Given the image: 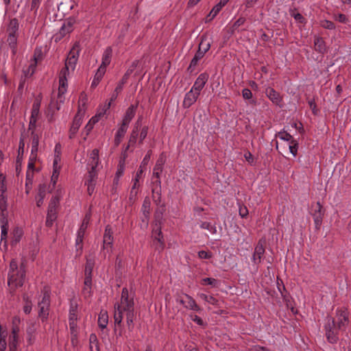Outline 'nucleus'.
<instances>
[{
    "mask_svg": "<svg viewBox=\"0 0 351 351\" xmlns=\"http://www.w3.org/2000/svg\"><path fill=\"white\" fill-rule=\"evenodd\" d=\"M69 74V68L64 65V66L60 70L59 73V88H58V101H55L53 99H51L49 104V108L51 110L54 108L53 112L55 110H60V106L58 102L64 103V97H63L64 94L66 91L67 88V76Z\"/></svg>",
    "mask_w": 351,
    "mask_h": 351,
    "instance_id": "1",
    "label": "nucleus"
},
{
    "mask_svg": "<svg viewBox=\"0 0 351 351\" xmlns=\"http://www.w3.org/2000/svg\"><path fill=\"white\" fill-rule=\"evenodd\" d=\"M114 325L121 326L123 323L124 311L134 309V302L133 297L121 298L120 303L114 304Z\"/></svg>",
    "mask_w": 351,
    "mask_h": 351,
    "instance_id": "2",
    "label": "nucleus"
},
{
    "mask_svg": "<svg viewBox=\"0 0 351 351\" xmlns=\"http://www.w3.org/2000/svg\"><path fill=\"white\" fill-rule=\"evenodd\" d=\"M325 337L327 341L330 344H336L339 340L340 332L342 329H339L335 324V318L328 316L326 319V323L324 326Z\"/></svg>",
    "mask_w": 351,
    "mask_h": 351,
    "instance_id": "3",
    "label": "nucleus"
},
{
    "mask_svg": "<svg viewBox=\"0 0 351 351\" xmlns=\"http://www.w3.org/2000/svg\"><path fill=\"white\" fill-rule=\"evenodd\" d=\"M43 296L40 301L38 302V317L42 323L47 322L49 319L51 306V292L46 288L42 291Z\"/></svg>",
    "mask_w": 351,
    "mask_h": 351,
    "instance_id": "4",
    "label": "nucleus"
},
{
    "mask_svg": "<svg viewBox=\"0 0 351 351\" xmlns=\"http://www.w3.org/2000/svg\"><path fill=\"white\" fill-rule=\"evenodd\" d=\"M162 219V212L158 214V211L156 210L154 214V221L152 224V236L153 239L159 243V245L161 250H163L165 246V239L163 234L161 230V224Z\"/></svg>",
    "mask_w": 351,
    "mask_h": 351,
    "instance_id": "5",
    "label": "nucleus"
},
{
    "mask_svg": "<svg viewBox=\"0 0 351 351\" xmlns=\"http://www.w3.org/2000/svg\"><path fill=\"white\" fill-rule=\"evenodd\" d=\"M25 275L26 264L23 261L20 265L19 270L12 274L8 273V285L12 286L14 289L22 287L25 282Z\"/></svg>",
    "mask_w": 351,
    "mask_h": 351,
    "instance_id": "6",
    "label": "nucleus"
},
{
    "mask_svg": "<svg viewBox=\"0 0 351 351\" xmlns=\"http://www.w3.org/2000/svg\"><path fill=\"white\" fill-rule=\"evenodd\" d=\"M325 213L326 209L319 201L317 202L315 204H311L310 214L313 217L315 228L317 230H319L321 228Z\"/></svg>",
    "mask_w": 351,
    "mask_h": 351,
    "instance_id": "7",
    "label": "nucleus"
},
{
    "mask_svg": "<svg viewBox=\"0 0 351 351\" xmlns=\"http://www.w3.org/2000/svg\"><path fill=\"white\" fill-rule=\"evenodd\" d=\"M335 324L339 329H342V332L346 331L350 324V313L347 308H337L335 312Z\"/></svg>",
    "mask_w": 351,
    "mask_h": 351,
    "instance_id": "8",
    "label": "nucleus"
},
{
    "mask_svg": "<svg viewBox=\"0 0 351 351\" xmlns=\"http://www.w3.org/2000/svg\"><path fill=\"white\" fill-rule=\"evenodd\" d=\"M265 240L263 239H260L254 247V251L252 254V261L254 265H258L261 263L262 258L265 252Z\"/></svg>",
    "mask_w": 351,
    "mask_h": 351,
    "instance_id": "9",
    "label": "nucleus"
},
{
    "mask_svg": "<svg viewBox=\"0 0 351 351\" xmlns=\"http://www.w3.org/2000/svg\"><path fill=\"white\" fill-rule=\"evenodd\" d=\"M114 242L113 230L110 225L108 224L105 227L103 237V250L112 249Z\"/></svg>",
    "mask_w": 351,
    "mask_h": 351,
    "instance_id": "10",
    "label": "nucleus"
},
{
    "mask_svg": "<svg viewBox=\"0 0 351 351\" xmlns=\"http://www.w3.org/2000/svg\"><path fill=\"white\" fill-rule=\"evenodd\" d=\"M265 94L274 104L280 108L282 107L283 99L280 93L271 87H268L265 90Z\"/></svg>",
    "mask_w": 351,
    "mask_h": 351,
    "instance_id": "11",
    "label": "nucleus"
},
{
    "mask_svg": "<svg viewBox=\"0 0 351 351\" xmlns=\"http://www.w3.org/2000/svg\"><path fill=\"white\" fill-rule=\"evenodd\" d=\"M82 123V116L80 115V110H78L77 113L75 115V117L73 118L71 126L69 129V138L70 139H73L75 138Z\"/></svg>",
    "mask_w": 351,
    "mask_h": 351,
    "instance_id": "12",
    "label": "nucleus"
},
{
    "mask_svg": "<svg viewBox=\"0 0 351 351\" xmlns=\"http://www.w3.org/2000/svg\"><path fill=\"white\" fill-rule=\"evenodd\" d=\"M208 77L209 75L206 72H204L199 74L197 78L195 80L191 89L200 94L201 90L204 88L205 84L208 82Z\"/></svg>",
    "mask_w": 351,
    "mask_h": 351,
    "instance_id": "13",
    "label": "nucleus"
},
{
    "mask_svg": "<svg viewBox=\"0 0 351 351\" xmlns=\"http://www.w3.org/2000/svg\"><path fill=\"white\" fill-rule=\"evenodd\" d=\"M199 95L200 94L199 93L193 90V89H191L188 93L185 94L184 101L182 103L183 108H190L193 104H194L196 102Z\"/></svg>",
    "mask_w": 351,
    "mask_h": 351,
    "instance_id": "14",
    "label": "nucleus"
},
{
    "mask_svg": "<svg viewBox=\"0 0 351 351\" xmlns=\"http://www.w3.org/2000/svg\"><path fill=\"white\" fill-rule=\"evenodd\" d=\"M138 62L137 60L134 61L131 66L128 69L123 76L122 77L121 80L118 83L116 88H117L118 90H121L123 88L124 84H125L128 82V80L130 78V76L134 71L135 68L137 66Z\"/></svg>",
    "mask_w": 351,
    "mask_h": 351,
    "instance_id": "15",
    "label": "nucleus"
},
{
    "mask_svg": "<svg viewBox=\"0 0 351 351\" xmlns=\"http://www.w3.org/2000/svg\"><path fill=\"white\" fill-rule=\"evenodd\" d=\"M138 107V104L134 105L132 104L128 107L125 112V114L123 116L122 123L124 125H126L128 127L130 121L132 120V119L134 117L136 114V111Z\"/></svg>",
    "mask_w": 351,
    "mask_h": 351,
    "instance_id": "16",
    "label": "nucleus"
},
{
    "mask_svg": "<svg viewBox=\"0 0 351 351\" xmlns=\"http://www.w3.org/2000/svg\"><path fill=\"white\" fill-rule=\"evenodd\" d=\"M25 142L23 137L20 138L18 149V155L16 159V171L19 172L21 169V164L24 154Z\"/></svg>",
    "mask_w": 351,
    "mask_h": 351,
    "instance_id": "17",
    "label": "nucleus"
},
{
    "mask_svg": "<svg viewBox=\"0 0 351 351\" xmlns=\"http://www.w3.org/2000/svg\"><path fill=\"white\" fill-rule=\"evenodd\" d=\"M314 49L315 50L322 54L327 52L326 42L322 37L315 36H314Z\"/></svg>",
    "mask_w": 351,
    "mask_h": 351,
    "instance_id": "18",
    "label": "nucleus"
},
{
    "mask_svg": "<svg viewBox=\"0 0 351 351\" xmlns=\"http://www.w3.org/2000/svg\"><path fill=\"white\" fill-rule=\"evenodd\" d=\"M152 199L154 204L160 206V213L162 212V213L165 211V204H160L162 201V193L161 190H158L156 188H153L152 190Z\"/></svg>",
    "mask_w": 351,
    "mask_h": 351,
    "instance_id": "19",
    "label": "nucleus"
},
{
    "mask_svg": "<svg viewBox=\"0 0 351 351\" xmlns=\"http://www.w3.org/2000/svg\"><path fill=\"white\" fill-rule=\"evenodd\" d=\"M151 201L149 197H145L141 207V212L145 217V225L147 226L150 217Z\"/></svg>",
    "mask_w": 351,
    "mask_h": 351,
    "instance_id": "20",
    "label": "nucleus"
},
{
    "mask_svg": "<svg viewBox=\"0 0 351 351\" xmlns=\"http://www.w3.org/2000/svg\"><path fill=\"white\" fill-rule=\"evenodd\" d=\"M182 295H184L187 300L186 305H184V308L197 312H200L202 311V308H201L200 306L197 305L192 296L184 293H182Z\"/></svg>",
    "mask_w": 351,
    "mask_h": 351,
    "instance_id": "21",
    "label": "nucleus"
},
{
    "mask_svg": "<svg viewBox=\"0 0 351 351\" xmlns=\"http://www.w3.org/2000/svg\"><path fill=\"white\" fill-rule=\"evenodd\" d=\"M112 56V49L111 47H108L105 49L103 56H102V62L100 68H103L106 70L107 66H108L111 62V58Z\"/></svg>",
    "mask_w": 351,
    "mask_h": 351,
    "instance_id": "22",
    "label": "nucleus"
},
{
    "mask_svg": "<svg viewBox=\"0 0 351 351\" xmlns=\"http://www.w3.org/2000/svg\"><path fill=\"white\" fill-rule=\"evenodd\" d=\"M40 99L38 98H36L32 105L29 120L37 122L40 114Z\"/></svg>",
    "mask_w": 351,
    "mask_h": 351,
    "instance_id": "23",
    "label": "nucleus"
},
{
    "mask_svg": "<svg viewBox=\"0 0 351 351\" xmlns=\"http://www.w3.org/2000/svg\"><path fill=\"white\" fill-rule=\"evenodd\" d=\"M126 316V324L128 326V329L129 331H133L134 328V321L136 318V315L134 313V309H130L128 311H124Z\"/></svg>",
    "mask_w": 351,
    "mask_h": 351,
    "instance_id": "24",
    "label": "nucleus"
},
{
    "mask_svg": "<svg viewBox=\"0 0 351 351\" xmlns=\"http://www.w3.org/2000/svg\"><path fill=\"white\" fill-rule=\"evenodd\" d=\"M23 230L21 228L16 227L12 231V237L11 240V245L15 246L21 240L23 236Z\"/></svg>",
    "mask_w": 351,
    "mask_h": 351,
    "instance_id": "25",
    "label": "nucleus"
},
{
    "mask_svg": "<svg viewBox=\"0 0 351 351\" xmlns=\"http://www.w3.org/2000/svg\"><path fill=\"white\" fill-rule=\"evenodd\" d=\"M99 162V149H94L92 150L89 156V160L88 162V167L97 168Z\"/></svg>",
    "mask_w": 351,
    "mask_h": 351,
    "instance_id": "26",
    "label": "nucleus"
},
{
    "mask_svg": "<svg viewBox=\"0 0 351 351\" xmlns=\"http://www.w3.org/2000/svg\"><path fill=\"white\" fill-rule=\"evenodd\" d=\"M277 287L283 300L287 303L289 302V298H291L290 294L287 291L282 280L278 278H277Z\"/></svg>",
    "mask_w": 351,
    "mask_h": 351,
    "instance_id": "27",
    "label": "nucleus"
},
{
    "mask_svg": "<svg viewBox=\"0 0 351 351\" xmlns=\"http://www.w3.org/2000/svg\"><path fill=\"white\" fill-rule=\"evenodd\" d=\"M128 126L121 124L117 130L114 136V145L119 146L121 142L122 138L124 137L127 130Z\"/></svg>",
    "mask_w": 351,
    "mask_h": 351,
    "instance_id": "28",
    "label": "nucleus"
},
{
    "mask_svg": "<svg viewBox=\"0 0 351 351\" xmlns=\"http://www.w3.org/2000/svg\"><path fill=\"white\" fill-rule=\"evenodd\" d=\"M108 323V315L106 311L101 310L98 317V326L101 329H106Z\"/></svg>",
    "mask_w": 351,
    "mask_h": 351,
    "instance_id": "29",
    "label": "nucleus"
},
{
    "mask_svg": "<svg viewBox=\"0 0 351 351\" xmlns=\"http://www.w3.org/2000/svg\"><path fill=\"white\" fill-rule=\"evenodd\" d=\"M61 197V191H59V190H58L56 194L52 196L51 199H50L47 209L57 210V208L60 204Z\"/></svg>",
    "mask_w": 351,
    "mask_h": 351,
    "instance_id": "30",
    "label": "nucleus"
},
{
    "mask_svg": "<svg viewBox=\"0 0 351 351\" xmlns=\"http://www.w3.org/2000/svg\"><path fill=\"white\" fill-rule=\"evenodd\" d=\"M43 58V47L41 46L36 47L34 51L33 62H32L31 67L37 66L38 62L42 61Z\"/></svg>",
    "mask_w": 351,
    "mask_h": 351,
    "instance_id": "31",
    "label": "nucleus"
},
{
    "mask_svg": "<svg viewBox=\"0 0 351 351\" xmlns=\"http://www.w3.org/2000/svg\"><path fill=\"white\" fill-rule=\"evenodd\" d=\"M7 42L12 50V53L14 56L17 51V36L16 34H8Z\"/></svg>",
    "mask_w": 351,
    "mask_h": 351,
    "instance_id": "32",
    "label": "nucleus"
},
{
    "mask_svg": "<svg viewBox=\"0 0 351 351\" xmlns=\"http://www.w3.org/2000/svg\"><path fill=\"white\" fill-rule=\"evenodd\" d=\"M22 298L24 303L23 307V312L26 315H29L32 311L33 306L32 299L27 293H23Z\"/></svg>",
    "mask_w": 351,
    "mask_h": 351,
    "instance_id": "33",
    "label": "nucleus"
},
{
    "mask_svg": "<svg viewBox=\"0 0 351 351\" xmlns=\"http://www.w3.org/2000/svg\"><path fill=\"white\" fill-rule=\"evenodd\" d=\"M58 213L57 210H49L47 209V217L45 225L48 228H51L53 222L57 219Z\"/></svg>",
    "mask_w": 351,
    "mask_h": 351,
    "instance_id": "34",
    "label": "nucleus"
},
{
    "mask_svg": "<svg viewBox=\"0 0 351 351\" xmlns=\"http://www.w3.org/2000/svg\"><path fill=\"white\" fill-rule=\"evenodd\" d=\"M8 210V195L6 193H0V210L1 215L5 218V212Z\"/></svg>",
    "mask_w": 351,
    "mask_h": 351,
    "instance_id": "35",
    "label": "nucleus"
},
{
    "mask_svg": "<svg viewBox=\"0 0 351 351\" xmlns=\"http://www.w3.org/2000/svg\"><path fill=\"white\" fill-rule=\"evenodd\" d=\"M19 332H14L10 334L9 337V350L10 351H16L17 350L18 343H19Z\"/></svg>",
    "mask_w": 351,
    "mask_h": 351,
    "instance_id": "36",
    "label": "nucleus"
},
{
    "mask_svg": "<svg viewBox=\"0 0 351 351\" xmlns=\"http://www.w3.org/2000/svg\"><path fill=\"white\" fill-rule=\"evenodd\" d=\"M81 51V45L80 41H75L72 48L69 51L67 57L76 58L78 60Z\"/></svg>",
    "mask_w": 351,
    "mask_h": 351,
    "instance_id": "37",
    "label": "nucleus"
},
{
    "mask_svg": "<svg viewBox=\"0 0 351 351\" xmlns=\"http://www.w3.org/2000/svg\"><path fill=\"white\" fill-rule=\"evenodd\" d=\"M106 71V70L104 69L103 68H98L94 76V79L91 83V88H95L99 84Z\"/></svg>",
    "mask_w": 351,
    "mask_h": 351,
    "instance_id": "38",
    "label": "nucleus"
},
{
    "mask_svg": "<svg viewBox=\"0 0 351 351\" xmlns=\"http://www.w3.org/2000/svg\"><path fill=\"white\" fill-rule=\"evenodd\" d=\"M77 308H78L77 303L75 300H71L70 301V304H69V319H77Z\"/></svg>",
    "mask_w": 351,
    "mask_h": 351,
    "instance_id": "39",
    "label": "nucleus"
},
{
    "mask_svg": "<svg viewBox=\"0 0 351 351\" xmlns=\"http://www.w3.org/2000/svg\"><path fill=\"white\" fill-rule=\"evenodd\" d=\"M210 48V42L208 40V37L206 34H203L200 38V43L198 49H202V51L206 53Z\"/></svg>",
    "mask_w": 351,
    "mask_h": 351,
    "instance_id": "40",
    "label": "nucleus"
},
{
    "mask_svg": "<svg viewBox=\"0 0 351 351\" xmlns=\"http://www.w3.org/2000/svg\"><path fill=\"white\" fill-rule=\"evenodd\" d=\"M97 168L88 167V176L85 180V183H95L97 179Z\"/></svg>",
    "mask_w": 351,
    "mask_h": 351,
    "instance_id": "41",
    "label": "nucleus"
},
{
    "mask_svg": "<svg viewBox=\"0 0 351 351\" xmlns=\"http://www.w3.org/2000/svg\"><path fill=\"white\" fill-rule=\"evenodd\" d=\"M53 173H52V176L51 178V183L52 184V188L49 189V191H48L49 193H51L52 191L54 189L56 184L57 183L58 179L59 174H60V167H58V165H55L53 164Z\"/></svg>",
    "mask_w": 351,
    "mask_h": 351,
    "instance_id": "42",
    "label": "nucleus"
},
{
    "mask_svg": "<svg viewBox=\"0 0 351 351\" xmlns=\"http://www.w3.org/2000/svg\"><path fill=\"white\" fill-rule=\"evenodd\" d=\"M96 351H100L99 343L97 335L95 333H91L89 336V349L90 351H93V348Z\"/></svg>",
    "mask_w": 351,
    "mask_h": 351,
    "instance_id": "43",
    "label": "nucleus"
},
{
    "mask_svg": "<svg viewBox=\"0 0 351 351\" xmlns=\"http://www.w3.org/2000/svg\"><path fill=\"white\" fill-rule=\"evenodd\" d=\"M126 154L124 153L122 154V156L121 157L118 166L117 172L114 177L121 178L124 173L125 170V161Z\"/></svg>",
    "mask_w": 351,
    "mask_h": 351,
    "instance_id": "44",
    "label": "nucleus"
},
{
    "mask_svg": "<svg viewBox=\"0 0 351 351\" xmlns=\"http://www.w3.org/2000/svg\"><path fill=\"white\" fill-rule=\"evenodd\" d=\"M95 265V259L94 256L89 254L86 256V263L84 271L93 272Z\"/></svg>",
    "mask_w": 351,
    "mask_h": 351,
    "instance_id": "45",
    "label": "nucleus"
},
{
    "mask_svg": "<svg viewBox=\"0 0 351 351\" xmlns=\"http://www.w3.org/2000/svg\"><path fill=\"white\" fill-rule=\"evenodd\" d=\"M199 298L208 303L213 304L215 306L219 307L220 303L219 300L213 297V295H208L205 293H200Z\"/></svg>",
    "mask_w": 351,
    "mask_h": 351,
    "instance_id": "46",
    "label": "nucleus"
},
{
    "mask_svg": "<svg viewBox=\"0 0 351 351\" xmlns=\"http://www.w3.org/2000/svg\"><path fill=\"white\" fill-rule=\"evenodd\" d=\"M199 60H197L196 58L193 57L189 65V66L186 69V71L192 75V74H196L199 69H197V66L199 64Z\"/></svg>",
    "mask_w": 351,
    "mask_h": 351,
    "instance_id": "47",
    "label": "nucleus"
},
{
    "mask_svg": "<svg viewBox=\"0 0 351 351\" xmlns=\"http://www.w3.org/2000/svg\"><path fill=\"white\" fill-rule=\"evenodd\" d=\"M71 32L67 29L62 25L59 32L53 36L54 41L58 43L66 35L69 34Z\"/></svg>",
    "mask_w": 351,
    "mask_h": 351,
    "instance_id": "48",
    "label": "nucleus"
},
{
    "mask_svg": "<svg viewBox=\"0 0 351 351\" xmlns=\"http://www.w3.org/2000/svg\"><path fill=\"white\" fill-rule=\"evenodd\" d=\"M202 285H210L213 287H218L220 285L219 280L213 278H204L201 280Z\"/></svg>",
    "mask_w": 351,
    "mask_h": 351,
    "instance_id": "49",
    "label": "nucleus"
},
{
    "mask_svg": "<svg viewBox=\"0 0 351 351\" xmlns=\"http://www.w3.org/2000/svg\"><path fill=\"white\" fill-rule=\"evenodd\" d=\"M62 153V147L60 143H58L55 145L54 148V160L53 165H58V163L60 161V156Z\"/></svg>",
    "mask_w": 351,
    "mask_h": 351,
    "instance_id": "50",
    "label": "nucleus"
},
{
    "mask_svg": "<svg viewBox=\"0 0 351 351\" xmlns=\"http://www.w3.org/2000/svg\"><path fill=\"white\" fill-rule=\"evenodd\" d=\"M82 293L84 298H90L93 295V283L88 282L87 283V285L84 284Z\"/></svg>",
    "mask_w": 351,
    "mask_h": 351,
    "instance_id": "51",
    "label": "nucleus"
},
{
    "mask_svg": "<svg viewBox=\"0 0 351 351\" xmlns=\"http://www.w3.org/2000/svg\"><path fill=\"white\" fill-rule=\"evenodd\" d=\"M242 96L244 99H250V104L256 105V99H252L253 95L252 91L249 88H243L242 90Z\"/></svg>",
    "mask_w": 351,
    "mask_h": 351,
    "instance_id": "52",
    "label": "nucleus"
},
{
    "mask_svg": "<svg viewBox=\"0 0 351 351\" xmlns=\"http://www.w3.org/2000/svg\"><path fill=\"white\" fill-rule=\"evenodd\" d=\"M19 29V21L18 19L14 18L10 20L9 27H8V34H16V32Z\"/></svg>",
    "mask_w": 351,
    "mask_h": 351,
    "instance_id": "53",
    "label": "nucleus"
},
{
    "mask_svg": "<svg viewBox=\"0 0 351 351\" xmlns=\"http://www.w3.org/2000/svg\"><path fill=\"white\" fill-rule=\"evenodd\" d=\"M21 318L19 316H14L12 321V333L19 332Z\"/></svg>",
    "mask_w": 351,
    "mask_h": 351,
    "instance_id": "54",
    "label": "nucleus"
},
{
    "mask_svg": "<svg viewBox=\"0 0 351 351\" xmlns=\"http://www.w3.org/2000/svg\"><path fill=\"white\" fill-rule=\"evenodd\" d=\"M138 131L139 130H135V129L132 130V131L130 134V139H129V142H128L129 145L125 148V150H127L130 145L133 146L136 144V140H137V138L138 136ZM125 152L126 151H125Z\"/></svg>",
    "mask_w": 351,
    "mask_h": 351,
    "instance_id": "55",
    "label": "nucleus"
},
{
    "mask_svg": "<svg viewBox=\"0 0 351 351\" xmlns=\"http://www.w3.org/2000/svg\"><path fill=\"white\" fill-rule=\"evenodd\" d=\"M278 136L281 140L289 141V143L291 142H295L294 138L288 132L286 131H281L278 133L276 135Z\"/></svg>",
    "mask_w": 351,
    "mask_h": 351,
    "instance_id": "56",
    "label": "nucleus"
},
{
    "mask_svg": "<svg viewBox=\"0 0 351 351\" xmlns=\"http://www.w3.org/2000/svg\"><path fill=\"white\" fill-rule=\"evenodd\" d=\"M221 10V9L218 7L217 5H215L213 9L210 10L209 14L206 16V22H209L212 21L217 14Z\"/></svg>",
    "mask_w": 351,
    "mask_h": 351,
    "instance_id": "57",
    "label": "nucleus"
},
{
    "mask_svg": "<svg viewBox=\"0 0 351 351\" xmlns=\"http://www.w3.org/2000/svg\"><path fill=\"white\" fill-rule=\"evenodd\" d=\"M200 228L202 229H206L209 230L212 234L217 233V228L215 225H212L210 222L203 221L200 224Z\"/></svg>",
    "mask_w": 351,
    "mask_h": 351,
    "instance_id": "58",
    "label": "nucleus"
},
{
    "mask_svg": "<svg viewBox=\"0 0 351 351\" xmlns=\"http://www.w3.org/2000/svg\"><path fill=\"white\" fill-rule=\"evenodd\" d=\"M239 206V215L241 218H247L249 214L248 209L245 205L241 202L238 203Z\"/></svg>",
    "mask_w": 351,
    "mask_h": 351,
    "instance_id": "59",
    "label": "nucleus"
},
{
    "mask_svg": "<svg viewBox=\"0 0 351 351\" xmlns=\"http://www.w3.org/2000/svg\"><path fill=\"white\" fill-rule=\"evenodd\" d=\"M76 20L74 17H69L66 20L64 21L62 25H64L67 30H69L70 32H72L73 30V25L75 23Z\"/></svg>",
    "mask_w": 351,
    "mask_h": 351,
    "instance_id": "60",
    "label": "nucleus"
},
{
    "mask_svg": "<svg viewBox=\"0 0 351 351\" xmlns=\"http://www.w3.org/2000/svg\"><path fill=\"white\" fill-rule=\"evenodd\" d=\"M90 219V215H86L85 218L83 220V222L82 225L80 226V228L77 230V233L85 234L86 230L87 228L88 221Z\"/></svg>",
    "mask_w": 351,
    "mask_h": 351,
    "instance_id": "61",
    "label": "nucleus"
},
{
    "mask_svg": "<svg viewBox=\"0 0 351 351\" xmlns=\"http://www.w3.org/2000/svg\"><path fill=\"white\" fill-rule=\"evenodd\" d=\"M77 59L76 58H71L67 57L64 65L68 66L69 69H71L72 71H74L75 69L76 64L77 62Z\"/></svg>",
    "mask_w": 351,
    "mask_h": 351,
    "instance_id": "62",
    "label": "nucleus"
},
{
    "mask_svg": "<svg viewBox=\"0 0 351 351\" xmlns=\"http://www.w3.org/2000/svg\"><path fill=\"white\" fill-rule=\"evenodd\" d=\"M1 240L5 241V243H6V239L8 237V224L7 220L3 223L1 226Z\"/></svg>",
    "mask_w": 351,
    "mask_h": 351,
    "instance_id": "63",
    "label": "nucleus"
},
{
    "mask_svg": "<svg viewBox=\"0 0 351 351\" xmlns=\"http://www.w3.org/2000/svg\"><path fill=\"white\" fill-rule=\"evenodd\" d=\"M190 317L192 321H193L195 323H196L197 325L206 328L207 326V323L204 322L203 319L197 316V315H190Z\"/></svg>",
    "mask_w": 351,
    "mask_h": 351,
    "instance_id": "64",
    "label": "nucleus"
}]
</instances>
